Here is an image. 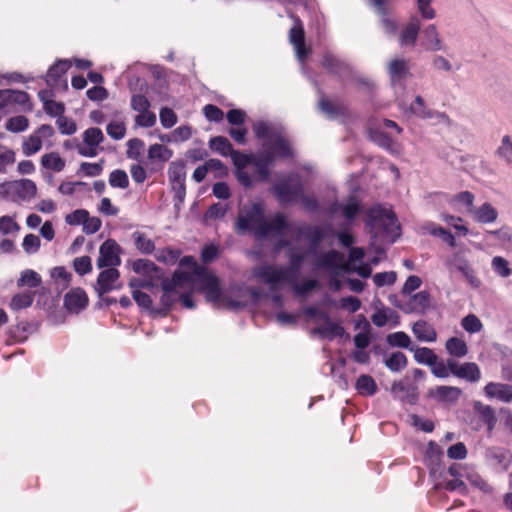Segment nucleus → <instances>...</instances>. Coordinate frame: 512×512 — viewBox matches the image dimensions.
<instances>
[{"label": "nucleus", "mask_w": 512, "mask_h": 512, "mask_svg": "<svg viewBox=\"0 0 512 512\" xmlns=\"http://www.w3.org/2000/svg\"><path fill=\"white\" fill-rule=\"evenodd\" d=\"M180 270L173 273L171 278L162 280L160 301L164 315L179 301L180 290L197 289L205 294L209 302L216 303L221 296L218 278L204 266L198 265L195 258L185 256L179 261Z\"/></svg>", "instance_id": "obj_1"}, {"label": "nucleus", "mask_w": 512, "mask_h": 512, "mask_svg": "<svg viewBox=\"0 0 512 512\" xmlns=\"http://www.w3.org/2000/svg\"><path fill=\"white\" fill-rule=\"evenodd\" d=\"M461 326L465 331L471 334L478 333L483 328L482 322L474 314L465 316L461 321Z\"/></svg>", "instance_id": "obj_57"}, {"label": "nucleus", "mask_w": 512, "mask_h": 512, "mask_svg": "<svg viewBox=\"0 0 512 512\" xmlns=\"http://www.w3.org/2000/svg\"><path fill=\"white\" fill-rule=\"evenodd\" d=\"M144 148V142L139 138H133L127 142L126 155L129 159L138 160Z\"/></svg>", "instance_id": "obj_61"}, {"label": "nucleus", "mask_w": 512, "mask_h": 512, "mask_svg": "<svg viewBox=\"0 0 512 512\" xmlns=\"http://www.w3.org/2000/svg\"><path fill=\"white\" fill-rule=\"evenodd\" d=\"M133 238L135 240V246L136 248L143 254H151L154 249L155 245L154 242L148 238L145 234L140 232L133 233Z\"/></svg>", "instance_id": "obj_51"}, {"label": "nucleus", "mask_w": 512, "mask_h": 512, "mask_svg": "<svg viewBox=\"0 0 512 512\" xmlns=\"http://www.w3.org/2000/svg\"><path fill=\"white\" fill-rule=\"evenodd\" d=\"M343 259V254L336 251L330 250L325 253H320L316 257V266L318 268L328 269V270H336L339 264V261Z\"/></svg>", "instance_id": "obj_27"}, {"label": "nucleus", "mask_w": 512, "mask_h": 512, "mask_svg": "<svg viewBox=\"0 0 512 512\" xmlns=\"http://www.w3.org/2000/svg\"><path fill=\"white\" fill-rule=\"evenodd\" d=\"M284 285H290L297 295L306 296L319 286V282L315 279H308L302 283H298L297 280H294L293 282H282V286Z\"/></svg>", "instance_id": "obj_44"}, {"label": "nucleus", "mask_w": 512, "mask_h": 512, "mask_svg": "<svg viewBox=\"0 0 512 512\" xmlns=\"http://www.w3.org/2000/svg\"><path fill=\"white\" fill-rule=\"evenodd\" d=\"M107 134L114 140H121L126 135V125L123 121H111L106 127Z\"/></svg>", "instance_id": "obj_56"}, {"label": "nucleus", "mask_w": 512, "mask_h": 512, "mask_svg": "<svg viewBox=\"0 0 512 512\" xmlns=\"http://www.w3.org/2000/svg\"><path fill=\"white\" fill-rule=\"evenodd\" d=\"M370 4L377 8L378 12L384 17L381 20V25L385 33L394 35L397 31V23L394 20L387 18L385 3L386 0H369Z\"/></svg>", "instance_id": "obj_35"}, {"label": "nucleus", "mask_w": 512, "mask_h": 512, "mask_svg": "<svg viewBox=\"0 0 512 512\" xmlns=\"http://www.w3.org/2000/svg\"><path fill=\"white\" fill-rule=\"evenodd\" d=\"M457 377L464 379L468 382H478L481 378V371L479 366L474 362H465L460 365L457 371Z\"/></svg>", "instance_id": "obj_32"}, {"label": "nucleus", "mask_w": 512, "mask_h": 512, "mask_svg": "<svg viewBox=\"0 0 512 512\" xmlns=\"http://www.w3.org/2000/svg\"><path fill=\"white\" fill-rule=\"evenodd\" d=\"M34 300V293L24 292L13 296L10 306L13 310L25 309L32 305Z\"/></svg>", "instance_id": "obj_52"}, {"label": "nucleus", "mask_w": 512, "mask_h": 512, "mask_svg": "<svg viewBox=\"0 0 512 512\" xmlns=\"http://www.w3.org/2000/svg\"><path fill=\"white\" fill-rule=\"evenodd\" d=\"M491 266L494 272L503 278H507L512 274V269L509 267L508 261L501 256L493 257Z\"/></svg>", "instance_id": "obj_55"}, {"label": "nucleus", "mask_w": 512, "mask_h": 512, "mask_svg": "<svg viewBox=\"0 0 512 512\" xmlns=\"http://www.w3.org/2000/svg\"><path fill=\"white\" fill-rule=\"evenodd\" d=\"M289 227L290 225L287 223L285 215L277 213L270 221L264 220L258 231V239H263L272 233L282 235Z\"/></svg>", "instance_id": "obj_13"}, {"label": "nucleus", "mask_w": 512, "mask_h": 512, "mask_svg": "<svg viewBox=\"0 0 512 512\" xmlns=\"http://www.w3.org/2000/svg\"><path fill=\"white\" fill-rule=\"evenodd\" d=\"M303 185L299 177L291 174L287 179H283L275 183L272 192L280 203H292L299 200Z\"/></svg>", "instance_id": "obj_6"}, {"label": "nucleus", "mask_w": 512, "mask_h": 512, "mask_svg": "<svg viewBox=\"0 0 512 512\" xmlns=\"http://www.w3.org/2000/svg\"><path fill=\"white\" fill-rule=\"evenodd\" d=\"M109 185L113 188L126 189L129 186V178L124 170H113L108 179Z\"/></svg>", "instance_id": "obj_49"}, {"label": "nucleus", "mask_w": 512, "mask_h": 512, "mask_svg": "<svg viewBox=\"0 0 512 512\" xmlns=\"http://www.w3.org/2000/svg\"><path fill=\"white\" fill-rule=\"evenodd\" d=\"M421 45L427 51L437 52L445 50V44L435 25L430 24L422 31Z\"/></svg>", "instance_id": "obj_15"}, {"label": "nucleus", "mask_w": 512, "mask_h": 512, "mask_svg": "<svg viewBox=\"0 0 512 512\" xmlns=\"http://www.w3.org/2000/svg\"><path fill=\"white\" fill-rule=\"evenodd\" d=\"M397 274L394 271L379 272L373 276L374 284L380 288L385 285H393L396 282Z\"/></svg>", "instance_id": "obj_63"}, {"label": "nucleus", "mask_w": 512, "mask_h": 512, "mask_svg": "<svg viewBox=\"0 0 512 512\" xmlns=\"http://www.w3.org/2000/svg\"><path fill=\"white\" fill-rule=\"evenodd\" d=\"M157 116L151 109L137 112L134 118L135 127L151 128L156 124Z\"/></svg>", "instance_id": "obj_48"}, {"label": "nucleus", "mask_w": 512, "mask_h": 512, "mask_svg": "<svg viewBox=\"0 0 512 512\" xmlns=\"http://www.w3.org/2000/svg\"><path fill=\"white\" fill-rule=\"evenodd\" d=\"M386 341L391 347L405 348L408 350L412 347L410 336L402 331L389 334Z\"/></svg>", "instance_id": "obj_45"}, {"label": "nucleus", "mask_w": 512, "mask_h": 512, "mask_svg": "<svg viewBox=\"0 0 512 512\" xmlns=\"http://www.w3.org/2000/svg\"><path fill=\"white\" fill-rule=\"evenodd\" d=\"M88 305V297L84 290L75 288L70 290L64 297V306L72 313H79Z\"/></svg>", "instance_id": "obj_16"}, {"label": "nucleus", "mask_w": 512, "mask_h": 512, "mask_svg": "<svg viewBox=\"0 0 512 512\" xmlns=\"http://www.w3.org/2000/svg\"><path fill=\"white\" fill-rule=\"evenodd\" d=\"M474 488L485 494L493 492L492 486L474 469L469 468L465 478Z\"/></svg>", "instance_id": "obj_38"}, {"label": "nucleus", "mask_w": 512, "mask_h": 512, "mask_svg": "<svg viewBox=\"0 0 512 512\" xmlns=\"http://www.w3.org/2000/svg\"><path fill=\"white\" fill-rule=\"evenodd\" d=\"M447 264L454 267L462 275L472 268L469 261L459 253L453 254V256L448 259Z\"/></svg>", "instance_id": "obj_59"}, {"label": "nucleus", "mask_w": 512, "mask_h": 512, "mask_svg": "<svg viewBox=\"0 0 512 512\" xmlns=\"http://www.w3.org/2000/svg\"><path fill=\"white\" fill-rule=\"evenodd\" d=\"M484 393L489 399H497L504 403L512 401V385L489 382L484 387Z\"/></svg>", "instance_id": "obj_17"}, {"label": "nucleus", "mask_w": 512, "mask_h": 512, "mask_svg": "<svg viewBox=\"0 0 512 512\" xmlns=\"http://www.w3.org/2000/svg\"><path fill=\"white\" fill-rule=\"evenodd\" d=\"M412 332L419 341L434 342L437 339V333L433 326L424 320L416 321L413 324Z\"/></svg>", "instance_id": "obj_25"}, {"label": "nucleus", "mask_w": 512, "mask_h": 512, "mask_svg": "<svg viewBox=\"0 0 512 512\" xmlns=\"http://www.w3.org/2000/svg\"><path fill=\"white\" fill-rule=\"evenodd\" d=\"M495 156L507 165L512 164V137L504 135L494 152Z\"/></svg>", "instance_id": "obj_34"}, {"label": "nucleus", "mask_w": 512, "mask_h": 512, "mask_svg": "<svg viewBox=\"0 0 512 512\" xmlns=\"http://www.w3.org/2000/svg\"><path fill=\"white\" fill-rule=\"evenodd\" d=\"M313 333L318 334L322 338H327V339L332 340L337 336H342L344 333V329L338 323L329 321V322L324 323L321 326L316 327L313 330Z\"/></svg>", "instance_id": "obj_36"}, {"label": "nucleus", "mask_w": 512, "mask_h": 512, "mask_svg": "<svg viewBox=\"0 0 512 512\" xmlns=\"http://www.w3.org/2000/svg\"><path fill=\"white\" fill-rule=\"evenodd\" d=\"M473 409L479 416L480 420L486 425L488 432L491 433L497 423L495 410L491 406L483 404L480 401H475L473 403Z\"/></svg>", "instance_id": "obj_22"}, {"label": "nucleus", "mask_w": 512, "mask_h": 512, "mask_svg": "<svg viewBox=\"0 0 512 512\" xmlns=\"http://www.w3.org/2000/svg\"><path fill=\"white\" fill-rule=\"evenodd\" d=\"M0 187L3 189L6 197L12 201H29L33 199L37 193V186L35 182L30 179L6 182Z\"/></svg>", "instance_id": "obj_7"}, {"label": "nucleus", "mask_w": 512, "mask_h": 512, "mask_svg": "<svg viewBox=\"0 0 512 512\" xmlns=\"http://www.w3.org/2000/svg\"><path fill=\"white\" fill-rule=\"evenodd\" d=\"M410 351L414 353V359L419 364L431 366L437 360V355L430 348L414 346L410 348Z\"/></svg>", "instance_id": "obj_40"}, {"label": "nucleus", "mask_w": 512, "mask_h": 512, "mask_svg": "<svg viewBox=\"0 0 512 512\" xmlns=\"http://www.w3.org/2000/svg\"><path fill=\"white\" fill-rule=\"evenodd\" d=\"M445 348L451 356L456 358H462L468 353L466 342L458 337L449 338L446 341Z\"/></svg>", "instance_id": "obj_37"}, {"label": "nucleus", "mask_w": 512, "mask_h": 512, "mask_svg": "<svg viewBox=\"0 0 512 512\" xmlns=\"http://www.w3.org/2000/svg\"><path fill=\"white\" fill-rule=\"evenodd\" d=\"M359 394L363 396H372L377 392V384L369 375H361L358 377L355 385Z\"/></svg>", "instance_id": "obj_39"}, {"label": "nucleus", "mask_w": 512, "mask_h": 512, "mask_svg": "<svg viewBox=\"0 0 512 512\" xmlns=\"http://www.w3.org/2000/svg\"><path fill=\"white\" fill-rule=\"evenodd\" d=\"M288 257V266L260 265L253 269V276L267 284L272 291L282 288V282L298 280L305 257L294 249L289 250Z\"/></svg>", "instance_id": "obj_3"}, {"label": "nucleus", "mask_w": 512, "mask_h": 512, "mask_svg": "<svg viewBox=\"0 0 512 512\" xmlns=\"http://www.w3.org/2000/svg\"><path fill=\"white\" fill-rule=\"evenodd\" d=\"M41 282V277L37 272L27 269L21 273V277L18 280V286L36 288L41 284Z\"/></svg>", "instance_id": "obj_53"}, {"label": "nucleus", "mask_w": 512, "mask_h": 512, "mask_svg": "<svg viewBox=\"0 0 512 512\" xmlns=\"http://www.w3.org/2000/svg\"><path fill=\"white\" fill-rule=\"evenodd\" d=\"M160 123L165 129L172 128L178 121L176 113L168 107H162L159 112Z\"/></svg>", "instance_id": "obj_58"}, {"label": "nucleus", "mask_w": 512, "mask_h": 512, "mask_svg": "<svg viewBox=\"0 0 512 512\" xmlns=\"http://www.w3.org/2000/svg\"><path fill=\"white\" fill-rule=\"evenodd\" d=\"M393 397L402 402L415 404L418 400L416 387L404 381H395L391 387Z\"/></svg>", "instance_id": "obj_18"}, {"label": "nucleus", "mask_w": 512, "mask_h": 512, "mask_svg": "<svg viewBox=\"0 0 512 512\" xmlns=\"http://www.w3.org/2000/svg\"><path fill=\"white\" fill-rule=\"evenodd\" d=\"M181 252L179 250H174L171 248H164L157 252L156 259L159 262L165 264H175L180 256Z\"/></svg>", "instance_id": "obj_60"}, {"label": "nucleus", "mask_w": 512, "mask_h": 512, "mask_svg": "<svg viewBox=\"0 0 512 512\" xmlns=\"http://www.w3.org/2000/svg\"><path fill=\"white\" fill-rule=\"evenodd\" d=\"M472 219L481 224H490L497 220V210L488 202L479 207H474L470 213Z\"/></svg>", "instance_id": "obj_20"}, {"label": "nucleus", "mask_w": 512, "mask_h": 512, "mask_svg": "<svg viewBox=\"0 0 512 512\" xmlns=\"http://www.w3.org/2000/svg\"><path fill=\"white\" fill-rule=\"evenodd\" d=\"M489 459L495 461L503 470H507L512 463V453L503 448H492L487 452Z\"/></svg>", "instance_id": "obj_33"}, {"label": "nucleus", "mask_w": 512, "mask_h": 512, "mask_svg": "<svg viewBox=\"0 0 512 512\" xmlns=\"http://www.w3.org/2000/svg\"><path fill=\"white\" fill-rule=\"evenodd\" d=\"M429 396L437 402L445 404H455L462 395V390L455 386H437L430 389Z\"/></svg>", "instance_id": "obj_14"}, {"label": "nucleus", "mask_w": 512, "mask_h": 512, "mask_svg": "<svg viewBox=\"0 0 512 512\" xmlns=\"http://www.w3.org/2000/svg\"><path fill=\"white\" fill-rule=\"evenodd\" d=\"M294 20L295 24L289 31V41L295 49L298 60L303 63L309 55L310 49L305 46L302 22L298 18H294Z\"/></svg>", "instance_id": "obj_11"}, {"label": "nucleus", "mask_w": 512, "mask_h": 512, "mask_svg": "<svg viewBox=\"0 0 512 512\" xmlns=\"http://www.w3.org/2000/svg\"><path fill=\"white\" fill-rule=\"evenodd\" d=\"M388 73L392 83H401L410 75L408 61L405 59H394L388 65Z\"/></svg>", "instance_id": "obj_21"}, {"label": "nucleus", "mask_w": 512, "mask_h": 512, "mask_svg": "<svg viewBox=\"0 0 512 512\" xmlns=\"http://www.w3.org/2000/svg\"><path fill=\"white\" fill-rule=\"evenodd\" d=\"M264 220V204L262 202L245 205L239 211L235 229L239 234L251 231L258 239V231Z\"/></svg>", "instance_id": "obj_5"}, {"label": "nucleus", "mask_w": 512, "mask_h": 512, "mask_svg": "<svg viewBox=\"0 0 512 512\" xmlns=\"http://www.w3.org/2000/svg\"><path fill=\"white\" fill-rule=\"evenodd\" d=\"M121 248L115 240L108 239L102 243L99 249V257L97 259L98 268L117 267L121 264L120 259Z\"/></svg>", "instance_id": "obj_9"}, {"label": "nucleus", "mask_w": 512, "mask_h": 512, "mask_svg": "<svg viewBox=\"0 0 512 512\" xmlns=\"http://www.w3.org/2000/svg\"><path fill=\"white\" fill-rule=\"evenodd\" d=\"M172 155V150L161 144H153L148 149V157L152 160L166 162L172 157Z\"/></svg>", "instance_id": "obj_46"}, {"label": "nucleus", "mask_w": 512, "mask_h": 512, "mask_svg": "<svg viewBox=\"0 0 512 512\" xmlns=\"http://www.w3.org/2000/svg\"><path fill=\"white\" fill-rule=\"evenodd\" d=\"M29 126L27 117L19 115L9 118L5 123V128L12 133H20L25 131Z\"/></svg>", "instance_id": "obj_50"}, {"label": "nucleus", "mask_w": 512, "mask_h": 512, "mask_svg": "<svg viewBox=\"0 0 512 512\" xmlns=\"http://www.w3.org/2000/svg\"><path fill=\"white\" fill-rule=\"evenodd\" d=\"M42 140L35 133L27 137L22 144V152L25 156H32L42 149Z\"/></svg>", "instance_id": "obj_47"}, {"label": "nucleus", "mask_w": 512, "mask_h": 512, "mask_svg": "<svg viewBox=\"0 0 512 512\" xmlns=\"http://www.w3.org/2000/svg\"><path fill=\"white\" fill-rule=\"evenodd\" d=\"M233 164L236 167V170L238 169H245L248 165L252 164L254 159V154H245L239 151L234 150L233 153L230 155Z\"/></svg>", "instance_id": "obj_62"}, {"label": "nucleus", "mask_w": 512, "mask_h": 512, "mask_svg": "<svg viewBox=\"0 0 512 512\" xmlns=\"http://www.w3.org/2000/svg\"><path fill=\"white\" fill-rule=\"evenodd\" d=\"M431 110L432 109L428 108L425 100L420 95L415 97L409 107L411 114L424 120L431 118Z\"/></svg>", "instance_id": "obj_43"}, {"label": "nucleus", "mask_w": 512, "mask_h": 512, "mask_svg": "<svg viewBox=\"0 0 512 512\" xmlns=\"http://www.w3.org/2000/svg\"><path fill=\"white\" fill-rule=\"evenodd\" d=\"M168 177L170 183L185 180L186 172L184 162L181 160L171 162L168 168Z\"/></svg>", "instance_id": "obj_54"}, {"label": "nucleus", "mask_w": 512, "mask_h": 512, "mask_svg": "<svg viewBox=\"0 0 512 512\" xmlns=\"http://www.w3.org/2000/svg\"><path fill=\"white\" fill-rule=\"evenodd\" d=\"M431 307V295L428 291L422 290L410 297L408 302L400 307L406 314H424Z\"/></svg>", "instance_id": "obj_12"}, {"label": "nucleus", "mask_w": 512, "mask_h": 512, "mask_svg": "<svg viewBox=\"0 0 512 512\" xmlns=\"http://www.w3.org/2000/svg\"><path fill=\"white\" fill-rule=\"evenodd\" d=\"M420 30V22L418 18H411L410 22L402 29L400 33L401 46H414Z\"/></svg>", "instance_id": "obj_23"}, {"label": "nucleus", "mask_w": 512, "mask_h": 512, "mask_svg": "<svg viewBox=\"0 0 512 512\" xmlns=\"http://www.w3.org/2000/svg\"><path fill=\"white\" fill-rule=\"evenodd\" d=\"M119 278V271L115 267L107 268L98 275L95 290L101 296L112 290L120 289L122 285Z\"/></svg>", "instance_id": "obj_10"}, {"label": "nucleus", "mask_w": 512, "mask_h": 512, "mask_svg": "<svg viewBox=\"0 0 512 512\" xmlns=\"http://www.w3.org/2000/svg\"><path fill=\"white\" fill-rule=\"evenodd\" d=\"M130 107L135 112H144L151 108V103L143 94H134L130 99Z\"/></svg>", "instance_id": "obj_64"}, {"label": "nucleus", "mask_w": 512, "mask_h": 512, "mask_svg": "<svg viewBox=\"0 0 512 512\" xmlns=\"http://www.w3.org/2000/svg\"><path fill=\"white\" fill-rule=\"evenodd\" d=\"M210 148L222 156H230L234 149L226 137L216 136L209 141Z\"/></svg>", "instance_id": "obj_41"}, {"label": "nucleus", "mask_w": 512, "mask_h": 512, "mask_svg": "<svg viewBox=\"0 0 512 512\" xmlns=\"http://www.w3.org/2000/svg\"><path fill=\"white\" fill-rule=\"evenodd\" d=\"M322 65L330 72L339 75L342 80H345L352 74V69L348 64L330 53H326L323 56Z\"/></svg>", "instance_id": "obj_19"}, {"label": "nucleus", "mask_w": 512, "mask_h": 512, "mask_svg": "<svg viewBox=\"0 0 512 512\" xmlns=\"http://www.w3.org/2000/svg\"><path fill=\"white\" fill-rule=\"evenodd\" d=\"M366 226L373 238L394 242L400 236V225L395 213L381 205L369 209Z\"/></svg>", "instance_id": "obj_4"}, {"label": "nucleus", "mask_w": 512, "mask_h": 512, "mask_svg": "<svg viewBox=\"0 0 512 512\" xmlns=\"http://www.w3.org/2000/svg\"><path fill=\"white\" fill-rule=\"evenodd\" d=\"M104 141V134L100 128L90 127L83 132V142L77 145L79 155L84 157H96L99 153V145Z\"/></svg>", "instance_id": "obj_8"}, {"label": "nucleus", "mask_w": 512, "mask_h": 512, "mask_svg": "<svg viewBox=\"0 0 512 512\" xmlns=\"http://www.w3.org/2000/svg\"><path fill=\"white\" fill-rule=\"evenodd\" d=\"M371 321L377 327H384L390 321L396 326L399 324V316L390 308H382L372 314Z\"/></svg>", "instance_id": "obj_30"}, {"label": "nucleus", "mask_w": 512, "mask_h": 512, "mask_svg": "<svg viewBox=\"0 0 512 512\" xmlns=\"http://www.w3.org/2000/svg\"><path fill=\"white\" fill-rule=\"evenodd\" d=\"M255 136L263 141V150L254 154L252 165L256 168L261 181L270 176L269 167L276 157L287 158L293 155L289 140L281 126L259 122L253 126Z\"/></svg>", "instance_id": "obj_2"}, {"label": "nucleus", "mask_w": 512, "mask_h": 512, "mask_svg": "<svg viewBox=\"0 0 512 512\" xmlns=\"http://www.w3.org/2000/svg\"><path fill=\"white\" fill-rule=\"evenodd\" d=\"M300 237H305L311 244V250H315L322 241L324 235L322 229L318 226L301 225L296 228Z\"/></svg>", "instance_id": "obj_24"}, {"label": "nucleus", "mask_w": 512, "mask_h": 512, "mask_svg": "<svg viewBox=\"0 0 512 512\" xmlns=\"http://www.w3.org/2000/svg\"><path fill=\"white\" fill-rule=\"evenodd\" d=\"M385 366L392 372H399L407 366L408 360L404 353L393 352L384 361Z\"/></svg>", "instance_id": "obj_42"}, {"label": "nucleus", "mask_w": 512, "mask_h": 512, "mask_svg": "<svg viewBox=\"0 0 512 512\" xmlns=\"http://www.w3.org/2000/svg\"><path fill=\"white\" fill-rule=\"evenodd\" d=\"M341 210L343 217L349 222L353 221L360 212V204L355 197H350L344 204H334L331 212L335 213Z\"/></svg>", "instance_id": "obj_28"}, {"label": "nucleus", "mask_w": 512, "mask_h": 512, "mask_svg": "<svg viewBox=\"0 0 512 512\" xmlns=\"http://www.w3.org/2000/svg\"><path fill=\"white\" fill-rule=\"evenodd\" d=\"M71 63L68 60H59L51 66L46 74V82L49 86L58 84L60 78L70 69Z\"/></svg>", "instance_id": "obj_29"}, {"label": "nucleus", "mask_w": 512, "mask_h": 512, "mask_svg": "<svg viewBox=\"0 0 512 512\" xmlns=\"http://www.w3.org/2000/svg\"><path fill=\"white\" fill-rule=\"evenodd\" d=\"M129 285L132 288V297L138 306L144 309H150L152 306L151 297L147 293L138 290V288L147 287L149 285L148 282L135 279L131 280Z\"/></svg>", "instance_id": "obj_26"}, {"label": "nucleus", "mask_w": 512, "mask_h": 512, "mask_svg": "<svg viewBox=\"0 0 512 512\" xmlns=\"http://www.w3.org/2000/svg\"><path fill=\"white\" fill-rule=\"evenodd\" d=\"M65 165V160L57 152L46 153L41 157V166L46 170L61 172Z\"/></svg>", "instance_id": "obj_31"}]
</instances>
